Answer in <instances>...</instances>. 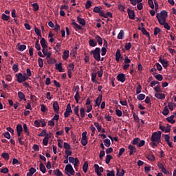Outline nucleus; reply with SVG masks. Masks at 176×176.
I'll return each instance as SVG.
<instances>
[{"mask_svg": "<svg viewBox=\"0 0 176 176\" xmlns=\"http://www.w3.org/2000/svg\"><path fill=\"white\" fill-rule=\"evenodd\" d=\"M95 39H96L98 45H102V38L100 36H96Z\"/></svg>", "mask_w": 176, "mask_h": 176, "instance_id": "nucleus-36", "label": "nucleus"}, {"mask_svg": "<svg viewBox=\"0 0 176 176\" xmlns=\"http://www.w3.org/2000/svg\"><path fill=\"white\" fill-rule=\"evenodd\" d=\"M160 33V28L156 27L154 29V35L156 36V35H157V34Z\"/></svg>", "mask_w": 176, "mask_h": 176, "instance_id": "nucleus-63", "label": "nucleus"}, {"mask_svg": "<svg viewBox=\"0 0 176 176\" xmlns=\"http://www.w3.org/2000/svg\"><path fill=\"white\" fill-rule=\"evenodd\" d=\"M131 5H133V6H135V5H137V3H140L141 2H142V0H129Z\"/></svg>", "mask_w": 176, "mask_h": 176, "instance_id": "nucleus-39", "label": "nucleus"}, {"mask_svg": "<svg viewBox=\"0 0 176 176\" xmlns=\"http://www.w3.org/2000/svg\"><path fill=\"white\" fill-rule=\"evenodd\" d=\"M69 57V50H65L63 52V59L67 60Z\"/></svg>", "mask_w": 176, "mask_h": 176, "instance_id": "nucleus-22", "label": "nucleus"}, {"mask_svg": "<svg viewBox=\"0 0 176 176\" xmlns=\"http://www.w3.org/2000/svg\"><path fill=\"white\" fill-rule=\"evenodd\" d=\"M168 16V12L166 10H162L160 12L157 13L156 17L158 20L159 24H160L161 23H164V21H166Z\"/></svg>", "mask_w": 176, "mask_h": 176, "instance_id": "nucleus-2", "label": "nucleus"}, {"mask_svg": "<svg viewBox=\"0 0 176 176\" xmlns=\"http://www.w3.org/2000/svg\"><path fill=\"white\" fill-rule=\"evenodd\" d=\"M46 60L48 63V64H54V63H56V59L54 58H52L51 56L49 58H46Z\"/></svg>", "mask_w": 176, "mask_h": 176, "instance_id": "nucleus-30", "label": "nucleus"}, {"mask_svg": "<svg viewBox=\"0 0 176 176\" xmlns=\"http://www.w3.org/2000/svg\"><path fill=\"white\" fill-rule=\"evenodd\" d=\"M87 138H82L81 144L83 146H86V145H87Z\"/></svg>", "mask_w": 176, "mask_h": 176, "instance_id": "nucleus-49", "label": "nucleus"}, {"mask_svg": "<svg viewBox=\"0 0 176 176\" xmlns=\"http://www.w3.org/2000/svg\"><path fill=\"white\" fill-rule=\"evenodd\" d=\"M40 43L41 45V47H47V45H46V40L45 39V38H42Z\"/></svg>", "mask_w": 176, "mask_h": 176, "instance_id": "nucleus-34", "label": "nucleus"}, {"mask_svg": "<svg viewBox=\"0 0 176 176\" xmlns=\"http://www.w3.org/2000/svg\"><path fill=\"white\" fill-rule=\"evenodd\" d=\"M168 107L169 108V109L170 111H173L174 110V103L171 102H169L168 103Z\"/></svg>", "mask_w": 176, "mask_h": 176, "instance_id": "nucleus-60", "label": "nucleus"}, {"mask_svg": "<svg viewBox=\"0 0 176 176\" xmlns=\"http://www.w3.org/2000/svg\"><path fill=\"white\" fill-rule=\"evenodd\" d=\"M168 113H170V111L168 110V107H165L162 111V114L164 116H167V115H168Z\"/></svg>", "mask_w": 176, "mask_h": 176, "instance_id": "nucleus-33", "label": "nucleus"}, {"mask_svg": "<svg viewBox=\"0 0 176 176\" xmlns=\"http://www.w3.org/2000/svg\"><path fill=\"white\" fill-rule=\"evenodd\" d=\"M155 97L158 100H164V98H166V95L164 94L157 93L155 94Z\"/></svg>", "mask_w": 176, "mask_h": 176, "instance_id": "nucleus-17", "label": "nucleus"}, {"mask_svg": "<svg viewBox=\"0 0 176 176\" xmlns=\"http://www.w3.org/2000/svg\"><path fill=\"white\" fill-rule=\"evenodd\" d=\"M16 129L18 137H22L23 135L21 134V133H23V126H21V124H18Z\"/></svg>", "mask_w": 176, "mask_h": 176, "instance_id": "nucleus-9", "label": "nucleus"}, {"mask_svg": "<svg viewBox=\"0 0 176 176\" xmlns=\"http://www.w3.org/2000/svg\"><path fill=\"white\" fill-rule=\"evenodd\" d=\"M38 67H40V68H43V59H42V58H38Z\"/></svg>", "mask_w": 176, "mask_h": 176, "instance_id": "nucleus-51", "label": "nucleus"}, {"mask_svg": "<svg viewBox=\"0 0 176 176\" xmlns=\"http://www.w3.org/2000/svg\"><path fill=\"white\" fill-rule=\"evenodd\" d=\"M27 49V46L25 45H21L18 47V50L19 52H24Z\"/></svg>", "mask_w": 176, "mask_h": 176, "instance_id": "nucleus-41", "label": "nucleus"}, {"mask_svg": "<svg viewBox=\"0 0 176 176\" xmlns=\"http://www.w3.org/2000/svg\"><path fill=\"white\" fill-rule=\"evenodd\" d=\"M137 98L139 101H142V100L145 99V94H140L137 96Z\"/></svg>", "mask_w": 176, "mask_h": 176, "instance_id": "nucleus-44", "label": "nucleus"}, {"mask_svg": "<svg viewBox=\"0 0 176 176\" xmlns=\"http://www.w3.org/2000/svg\"><path fill=\"white\" fill-rule=\"evenodd\" d=\"M77 21L78 24H80L82 27H85L86 25V21H85V19H82L80 16H77Z\"/></svg>", "mask_w": 176, "mask_h": 176, "instance_id": "nucleus-16", "label": "nucleus"}, {"mask_svg": "<svg viewBox=\"0 0 176 176\" xmlns=\"http://www.w3.org/2000/svg\"><path fill=\"white\" fill-rule=\"evenodd\" d=\"M147 160H150L151 162H155V158L153 155H148L146 157Z\"/></svg>", "mask_w": 176, "mask_h": 176, "instance_id": "nucleus-43", "label": "nucleus"}, {"mask_svg": "<svg viewBox=\"0 0 176 176\" xmlns=\"http://www.w3.org/2000/svg\"><path fill=\"white\" fill-rule=\"evenodd\" d=\"M74 99L77 104H79V100H80V95L79 94V91H77V93H76L74 96Z\"/></svg>", "mask_w": 176, "mask_h": 176, "instance_id": "nucleus-32", "label": "nucleus"}, {"mask_svg": "<svg viewBox=\"0 0 176 176\" xmlns=\"http://www.w3.org/2000/svg\"><path fill=\"white\" fill-rule=\"evenodd\" d=\"M112 159V155H107L106 156V164H109L110 162H111V160Z\"/></svg>", "mask_w": 176, "mask_h": 176, "instance_id": "nucleus-46", "label": "nucleus"}, {"mask_svg": "<svg viewBox=\"0 0 176 176\" xmlns=\"http://www.w3.org/2000/svg\"><path fill=\"white\" fill-rule=\"evenodd\" d=\"M23 131L25 133L26 135H30V131H28V127L27 126V124H23Z\"/></svg>", "mask_w": 176, "mask_h": 176, "instance_id": "nucleus-38", "label": "nucleus"}, {"mask_svg": "<svg viewBox=\"0 0 176 176\" xmlns=\"http://www.w3.org/2000/svg\"><path fill=\"white\" fill-rule=\"evenodd\" d=\"M103 142L107 148H109V146H111V140L109 139H104Z\"/></svg>", "mask_w": 176, "mask_h": 176, "instance_id": "nucleus-31", "label": "nucleus"}, {"mask_svg": "<svg viewBox=\"0 0 176 176\" xmlns=\"http://www.w3.org/2000/svg\"><path fill=\"white\" fill-rule=\"evenodd\" d=\"M16 80L18 83H23L25 80H28V77L23 75V73H16L15 74Z\"/></svg>", "mask_w": 176, "mask_h": 176, "instance_id": "nucleus-3", "label": "nucleus"}, {"mask_svg": "<svg viewBox=\"0 0 176 176\" xmlns=\"http://www.w3.org/2000/svg\"><path fill=\"white\" fill-rule=\"evenodd\" d=\"M32 6L34 12L39 10V5L37 3H34Z\"/></svg>", "mask_w": 176, "mask_h": 176, "instance_id": "nucleus-45", "label": "nucleus"}, {"mask_svg": "<svg viewBox=\"0 0 176 176\" xmlns=\"http://www.w3.org/2000/svg\"><path fill=\"white\" fill-rule=\"evenodd\" d=\"M55 68L57 69L59 72H63V65L61 63H56L55 65Z\"/></svg>", "mask_w": 176, "mask_h": 176, "instance_id": "nucleus-24", "label": "nucleus"}, {"mask_svg": "<svg viewBox=\"0 0 176 176\" xmlns=\"http://www.w3.org/2000/svg\"><path fill=\"white\" fill-rule=\"evenodd\" d=\"M80 118H83L86 116V109L85 108H81L80 109Z\"/></svg>", "mask_w": 176, "mask_h": 176, "instance_id": "nucleus-26", "label": "nucleus"}, {"mask_svg": "<svg viewBox=\"0 0 176 176\" xmlns=\"http://www.w3.org/2000/svg\"><path fill=\"white\" fill-rule=\"evenodd\" d=\"M128 148L129 150L130 156H131V155H134V153L137 152V148H135V146H133L132 144H129Z\"/></svg>", "mask_w": 176, "mask_h": 176, "instance_id": "nucleus-10", "label": "nucleus"}, {"mask_svg": "<svg viewBox=\"0 0 176 176\" xmlns=\"http://www.w3.org/2000/svg\"><path fill=\"white\" fill-rule=\"evenodd\" d=\"M35 173H36V169H35V168L32 167L29 170V172L27 173V176H32L34 175V174H35Z\"/></svg>", "mask_w": 176, "mask_h": 176, "instance_id": "nucleus-20", "label": "nucleus"}, {"mask_svg": "<svg viewBox=\"0 0 176 176\" xmlns=\"http://www.w3.org/2000/svg\"><path fill=\"white\" fill-rule=\"evenodd\" d=\"M58 119H60V115H58V113H55V116L52 118V120L58 122Z\"/></svg>", "mask_w": 176, "mask_h": 176, "instance_id": "nucleus-58", "label": "nucleus"}, {"mask_svg": "<svg viewBox=\"0 0 176 176\" xmlns=\"http://www.w3.org/2000/svg\"><path fill=\"white\" fill-rule=\"evenodd\" d=\"M160 24V25H164V28H165V30H167L168 31H170V30L171 29V28H170V25H168V23H167L166 21L164 22H162Z\"/></svg>", "mask_w": 176, "mask_h": 176, "instance_id": "nucleus-23", "label": "nucleus"}, {"mask_svg": "<svg viewBox=\"0 0 176 176\" xmlns=\"http://www.w3.org/2000/svg\"><path fill=\"white\" fill-rule=\"evenodd\" d=\"M128 16L131 20H134L135 19V13L134 10L128 9Z\"/></svg>", "mask_w": 176, "mask_h": 176, "instance_id": "nucleus-12", "label": "nucleus"}, {"mask_svg": "<svg viewBox=\"0 0 176 176\" xmlns=\"http://www.w3.org/2000/svg\"><path fill=\"white\" fill-rule=\"evenodd\" d=\"M120 50H118L116 53V61H119L120 60Z\"/></svg>", "mask_w": 176, "mask_h": 176, "instance_id": "nucleus-37", "label": "nucleus"}, {"mask_svg": "<svg viewBox=\"0 0 176 176\" xmlns=\"http://www.w3.org/2000/svg\"><path fill=\"white\" fill-rule=\"evenodd\" d=\"M18 97L20 100V101H23V100H24L25 101V95H24V94L21 91H19L18 92Z\"/></svg>", "mask_w": 176, "mask_h": 176, "instance_id": "nucleus-21", "label": "nucleus"}, {"mask_svg": "<svg viewBox=\"0 0 176 176\" xmlns=\"http://www.w3.org/2000/svg\"><path fill=\"white\" fill-rule=\"evenodd\" d=\"M175 118V115L173 114L170 116L166 118V120L169 123H171L172 124H174V123H175V120H174Z\"/></svg>", "mask_w": 176, "mask_h": 176, "instance_id": "nucleus-15", "label": "nucleus"}, {"mask_svg": "<svg viewBox=\"0 0 176 176\" xmlns=\"http://www.w3.org/2000/svg\"><path fill=\"white\" fill-rule=\"evenodd\" d=\"M88 168H89V162H85L82 166V171H84V173H87Z\"/></svg>", "mask_w": 176, "mask_h": 176, "instance_id": "nucleus-27", "label": "nucleus"}, {"mask_svg": "<svg viewBox=\"0 0 176 176\" xmlns=\"http://www.w3.org/2000/svg\"><path fill=\"white\" fill-rule=\"evenodd\" d=\"M68 160L69 163L74 164V168L78 170V167L79 166V159H78V157L74 158L73 157H69Z\"/></svg>", "mask_w": 176, "mask_h": 176, "instance_id": "nucleus-6", "label": "nucleus"}, {"mask_svg": "<svg viewBox=\"0 0 176 176\" xmlns=\"http://www.w3.org/2000/svg\"><path fill=\"white\" fill-rule=\"evenodd\" d=\"M101 49L100 47H96L95 50L91 51V54H93L94 60L96 61H100L101 60V55L100 54Z\"/></svg>", "mask_w": 176, "mask_h": 176, "instance_id": "nucleus-4", "label": "nucleus"}, {"mask_svg": "<svg viewBox=\"0 0 176 176\" xmlns=\"http://www.w3.org/2000/svg\"><path fill=\"white\" fill-rule=\"evenodd\" d=\"M102 100V96H99L95 100V107H100Z\"/></svg>", "mask_w": 176, "mask_h": 176, "instance_id": "nucleus-18", "label": "nucleus"}, {"mask_svg": "<svg viewBox=\"0 0 176 176\" xmlns=\"http://www.w3.org/2000/svg\"><path fill=\"white\" fill-rule=\"evenodd\" d=\"M118 8L120 10V12H124V6H123V4L118 3Z\"/></svg>", "mask_w": 176, "mask_h": 176, "instance_id": "nucleus-53", "label": "nucleus"}, {"mask_svg": "<svg viewBox=\"0 0 176 176\" xmlns=\"http://www.w3.org/2000/svg\"><path fill=\"white\" fill-rule=\"evenodd\" d=\"M108 17H110V19H112L113 17V15H112V12H107L104 14V19H108Z\"/></svg>", "mask_w": 176, "mask_h": 176, "instance_id": "nucleus-56", "label": "nucleus"}, {"mask_svg": "<svg viewBox=\"0 0 176 176\" xmlns=\"http://www.w3.org/2000/svg\"><path fill=\"white\" fill-rule=\"evenodd\" d=\"M1 19L2 20H4V21H8V20L10 19V16L6 14H2Z\"/></svg>", "mask_w": 176, "mask_h": 176, "instance_id": "nucleus-59", "label": "nucleus"}, {"mask_svg": "<svg viewBox=\"0 0 176 176\" xmlns=\"http://www.w3.org/2000/svg\"><path fill=\"white\" fill-rule=\"evenodd\" d=\"M24 75H25V76H27L28 79V78H30V76H31V75H32V73H31V69H30V68L26 69V74L25 73Z\"/></svg>", "mask_w": 176, "mask_h": 176, "instance_id": "nucleus-40", "label": "nucleus"}, {"mask_svg": "<svg viewBox=\"0 0 176 176\" xmlns=\"http://www.w3.org/2000/svg\"><path fill=\"white\" fill-rule=\"evenodd\" d=\"M117 79L118 82H121V83H124V82L126 81V76L123 73L120 74L117 76Z\"/></svg>", "mask_w": 176, "mask_h": 176, "instance_id": "nucleus-8", "label": "nucleus"}, {"mask_svg": "<svg viewBox=\"0 0 176 176\" xmlns=\"http://www.w3.org/2000/svg\"><path fill=\"white\" fill-rule=\"evenodd\" d=\"M159 61L161 63L162 65L164 67V68H167L168 67V62H167V60L162 58V57L159 58Z\"/></svg>", "mask_w": 176, "mask_h": 176, "instance_id": "nucleus-13", "label": "nucleus"}, {"mask_svg": "<svg viewBox=\"0 0 176 176\" xmlns=\"http://www.w3.org/2000/svg\"><path fill=\"white\" fill-rule=\"evenodd\" d=\"M42 52L44 57H46L47 58H49V57H52V53L47 52V47H43L42 50Z\"/></svg>", "mask_w": 176, "mask_h": 176, "instance_id": "nucleus-11", "label": "nucleus"}, {"mask_svg": "<svg viewBox=\"0 0 176 176\" xmlns=\"http://www.w3.org/2000/svg\"><path fill=\"white\" fill-rule=\"evenodd\" d=\"M55 175H57V176H61L63 175V173H61V171H60V169H56L54 171Z\"/></svg>", "mask_w": 176, "mask_h": 176, "instance_id": "nucleus-62", "label": "nucleus"}, {"mask_svg": "<svg viewBox=\"0 0 176 176\" xmlns=\"http://www.w3.org/2000/svg\"><path fill=\"white\" fill-rule=\"evenodd\" d=\"M1 157L4 160H9V153H3Z\"/></svg>", "mask_w": 176, "mask_h": 176, "instance_id": "nucleus-42", "label": "nucleus"}, {"mask_svg": "<svg viewBox=\"0 0 176 176\" xmlns=\"http://www.w3.org/2000/svg\"><path fill=\"white\" fill-rule=\"evenodd\" d=\"M90 8H91V1L88 0L86 2V4H85V8L86 9H90Z\"/></svg>", "mask_w": 176, "mask_h": 176, "instance_id": "nucleus-57", "label": "nucleus"}, {"mask_svg": "<svg viewBox=\"0 0 176 176\" xmlns=\"http://www.w3.org/2000/svg\"><path fill=\"white\" fill-rule=\"evenodd\" d=\"M89 46H91V47H95V46H97V41H94V39H90L89 41Z\"/></svg>", "mask_w": 176, "mask_h": 176, "instance_id": "nucleus-29", "label": "nucleus"}, {"mask_svg": "<svg viewBox=\"0 0 176 176\" xmlns=\"http://www.w3.org/2000/svg\"><path fill=\"white\" fill-rule=\"evenodd\" d=\"M94 126L95 127H96L98 131L100 133V131H101V130L102 129V126L101 125H100V123L95 122H94Z\"/></svg>", "mask_w": 176, "mask_h": 176, "instance_id": "nucleus-35", "label": "nucleus"}, {"mask_svg": "<svg viewBox=\"0 0 176 176\" xmlns=\"http://www.w3.org/2000/svg\"><path fill=\"white\" fill-rule=\"evenodd\" d=\"M91 80H92L93 83H98V84H100V82H97V79H96V78H97V73L92 72L91 74Z\"/></svg>", "mask_w": 176, "mask_h": 176, "instance_id": "nucleus-19", "label": "nucleus"}, {"mask_svg": "<svg viewBox=\"0 0 176 176\" xmlns=\"http://www.w3.org/2000/svg\"><path fill=\"white\" fill-rule=\"evenodd\" d=\"M74 111L75 115H76V116L79 118V120H81L80 115L79 114V106L76 107L74 109Z\"/></svg>", "mask_w": 176, "mask_h": 176, "instance_id": "nucleus-25", "label": "nucleus"}, {"mask_svg": "<svg viewBox=\"0 0 176 176\" xmlns=\"http://www.w3.org/2000/svg\"><path fill=\"white\" fill-rule=\"evenodd\" d=\"M40 171H41L43 174H45V173H46V167L42 162L40 163Z\"/></svg>", "mask_w": 176, "mask_h": 176, "instance_id": "nucleus-28", "label": "nucleus"}, {"mask_svg": "<svg viewBox=\"0 0 176 176\" xmlns=\"http://www.w3.org/2000/svg\"><path fill=\"white\" fill-rule=\"evenodd\" d=\"M124 151H126L124 148H120L119 153L118 154V157H120V156H122L123 153H124Z\"/></svg>", "mask_w": 176, "mask_h": 176, "instance_id": "nucleus-55", "label": "nucleus"}, {"mask_svg": "<svg viewBox=\"0 0 176 176\" xmlns=\"http://www.w3.org/2000/svg\"><path fill=\"white\" fill-rule=\"evenodd\" d=\"M124 170L122 169L121 172H119V169H118L116 176H124Z\"/></svg>", "mask_w": 176, "mask_h": 176, "instance_id": "nucleus-61", "label": "nucleus"}, {"mask_svg": "<svg viewBox=\"0 0 176 176\" xmlns=\"http://www.w3.org/2000/svg\"><path fill=\"white\" fill-rule=\"evenodd\" d=\"M53 110L55 113H58V111H60V105H58V102L56 101L53 103Z\"/></svg>", "mask_w": 176, "mask_h": 176, "instance_id": "nucleus-14", "label": "nucleus"}, {"mask_svg": "<svg viewBox=\"0 0 176 176\" xmlns=\"http://www.w3.org/2000/svg\"><path fill=\"white\" fill-rule=\"evenodd\" d=\"M107 176H115V171L114 170H107Z\"/></svg>", "mask_w": 176, "mask_h": 176, "instance_id": "nucleus-64", "label": "nucleus"}, {"mask_svg": "<svg viewBox=\"0 0 176 176\" xmlns=\"http://www.w3.org/2000/svg\"><path fill=\"white\" fill-rule=\"evenodd\" d=\"M116 114L118 118H122V116L123 115V113H122V110H120L119 109H117L116 110Z\"/></svg>", "mask_w": 176, "mask_h": 176, "instance_id": "nucleus-52", "label": "nucleus"}, {"mask_svg": "<svg viewBox=\"0 0 176 176\" xmlns=\"http://www.w3.org/2000/svg\"><path fill=\"white\" fill-rule=\"evenodd\" d=\"M63 147L65 149H66V151L72 149L71 145H69V144H68L67 142H64Z\"/></svg>", "mask_w": 176, "mask_h": 176, "instance_id": "nucleus-50", "label": "nucleus"}, {"mask_svg": "<svg viewBox=\"0 0 176 176\" xmlns=\"http://www.w3.org/2000/svg\"><path fill=\"white\" fill-rule=\"evenodd\" d=\"M124 35V32H123V30H120V32L118 34V39H120V40L123 39Z\"/></svg>", "mask_w": 176, "mask_h": 176, "instance_id": "nucleus-47", "label": "nucleus"}, {"mask_svg": "<svg viewBox=\"0 0 176 176\" xmlns=\"http://www.w3.org/2000/svg\"><path fill=\"white\" fill-rule=\"evenodd\" d=\"M94 168H95V173H96L97 175L101 176L102 175L101 173L104 172V168L100 167V166H98V164H94Z\"/></svg>", "mask_w": 176, "mask_h": 176, "instance_id": "nucleus-7", "label": "nucleus"}, {"mask_svg": "<svg viewBox=\"0 0 176 176\" xmlns=\"http://www.w3.org/2000/svg\"><path fill=\"white\" fill-rule=\"evenodd\" d=\"M155 79L157 80H159L160 82H162L163 80V76L162 74H157L155 76Z\"/></svg>", "mask_w": 176, "mask_h": 176, "instance_id": "nucleus-54", "label": "nucleus"}, {"mask_svg": "<svg viewBox=\"0 0 176 176\" xmlns=\"http://www.w3.org/2000/svg\"><path fill=\"white\" fill-rule=\"evenodd\" d=\"M162 138V131L154 132L151 135V146L153 148H156L157 144L160 142V138Z\"/></svg>", "mask_w": 176, "mask_h": 176, "instance_id": "nucleus-1", "label": "nucleus"}, {"mask_svg": "<svg viewBox=\"0 0 176 176\" xmlns=\"http://www.w3.org/2000/svg\"><path fill=\"white\" fill-rule=\"evenodd\" d=\"M12 70L14 71V72H19V64H14L12 66Z\"/></svg>", "mask_w": 176, "mask_h": 176, "instance_id": "nucleus-48", "label": "nucleus"}, {"mask_svg": "<svg viewBox=\"0 0 176 176\" xmlns=\"http://www.w3.org/2000/svg\"><path fill=\"white\" fill-rule=\"evenodd\" d=\"M65 174L68 176L75 175V170L72 167V165L68 164L65 166Z\"/></svg>", "mask_w": 176, "mask_h": 176, "instance_id": "nucleus-5", "label": "nucleus"}]
</instances>
